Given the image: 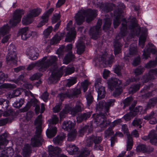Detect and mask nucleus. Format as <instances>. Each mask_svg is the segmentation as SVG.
Returning <instances> with one entry per match:
<instances>
[{
	"instance_id": "1",
	"label": "nucleus",
	"mask_w": 157,
	"mask_h": 157,
	"mask_svg": "<svg viewBox=\"0 0 157 157\" xmlns=\"http://www.w3.org/2000/svg\"><path fill=\"white\" fill-rule=\"evenodd\" d=\"M114 99H110L108 100L106 102L105 101V106L104 111L105 112L103 113L101 112L99 114H94L93 117H94V122H96L97 124L101 128H105L111 124V121L109 120H107L106 116L109 114V107L113 106L115 102Z\"/></svg>"
},
{
	"instance_id": "2",
	"label": "nucleus",
	"mask_w": 157,
	"mask_h": 157,
	"mask_svg": "<svg viewBox=\"0 0 157 157\" xmlns=\"http://www.w3.org/2000/svg\"><path fill=\"white\" fill-rule=\"evenodd\" d=\"M57 59L56 56H45L40 60H39L35 63H31L28 66L26 70L28 71L31 70L36 66L38 67L40 71L43 72L50 66L55 64Z\"/></svg>"
},
{
	"instance_id": "3",
	"label": "nucleus",
	"mask_w": 157,
	"mask_h": 157,
	"mask_svg": "<svg viewBox=\"0 0 157 157\" xmlns=\"http://www.w3.org/2000/svg\"><path fill=\"white\" fill-rule=\"evenodd\" d=\"M97 10L87 9L80 10L75 16V19L77 24L81 25L84 21L85 17H86V21L89 22L93 20L97 16Z\"/></svg>"
},
{
	"instance_id": "4",
	"label": "nucleus",
	"mask_w": 157,
	"mask_h": 157,
	"mask_svg": "<svg viewBox=\"0 0 157 157\" xmlns=\"http://www.w3.org/2000/svg\"><path fill=\"white\" fill-rule=\"evenodd\" d=\"M42 115H39L34 122L36 126L35 135L33 138L31 139V144L33 147H38L41 145V143L43 141L41 136Z\"/></svg>"
},
{
	"instance_id": "5",
	"label": "nucleus",
	"mask_w": 157,
	"mask_h": 157,
	"mask_svg": "<svg viewBox=\"0 0 157 157\" xmlns=\"http://www.w3.org/2000/svg\"><path fill=\"white\" fill-rule=\"evenodd\" d=\"M114 15L116 16L115 19H114L113 24L115 28H117L119 25L122 20V27L121 28L120 32L118 35L120 37H122L125 36L127 34V22L124 18H122L123 16L121 13L118 10L115 11Z\"/></svg>"
},
{
	"instance_id": "6",
	"label": "nucleus",
	"mask_w": 157,
	"mask_h": 157,
	"mask_svg": "<svg viewBox=\"0 0 157 157\" xmlns=\"http://www.w3.org/2000/svg\"><path fill=\"white\" fill-rule=\"evenodd\" d=\"M102 24V20L98 19L96 25L90 28L89 30V35L92 38L96 40L101 35V28Z\"/></svg>"
},
{
	"instance_id": "7",
	"label": "nucleus",
	"mask_w": 157,
	"mask_h": 157,
	"mask_svg": "<svg viewBox=\"0 0 157 157\" xmlns=\"http://www.w3.org/2000/svg\"><path fill=\"white\" fill-rule=\"evenodd\" d=\"M128 28L131 30L132 35L139 36L141 29L140 28L137 27V21L136 18H133L131 19L130 21H128Z\"/></svg>"
},
{
	"instance_id": "8",
	"label": "nucleus",
	"mask_w": 157,
	"mask_h": 157,
	"mask_svg": "<svg viewBox=\"0 0 157 157\" xmlns=\"http://www.w3.org/2000/svg\"><path fill=\"white\" fill-rule=\"evenodd\" d=\"M24 14L23 10H17L15 11L13 18L9 21V23L12 26H15L19 22L22 15Z\"/></svg>"
},
{
	"instance_id": "9",
	"label": "nucleus",
	"mask_w": 157,
	"mask_h": 157,
	"mask_svg": "<svg viewBox=\"0 0 157 157\" xmlns=\"http://www.w3.org/2000/svg\"><path fill=\"white\" fill-rule=\"evenodd\" d=\"M63 72V67L52 71L48 78L50 83H55L61 77Z\"/></svg>"
},
{
	"instance_id": "10",
	"label": "nucleus",
	"mask_w": 157,
	"mask_h": 157,
	"mask_svg": "<svg viewBox=\"0 0 157 157\" xmlns=\"http://www.w3.org/2000/svg\"><path fill=\"white\" fill-rule=\"evenodd\" d=\"M48 149L49 155L51 157H68L63 154L59 155L61 152V150L59 147L50 145L48 146Z\"/></svg>"
},
{
	"instance_id": "11",
	"label": "nucleus",
	"mask_w": 157,
	"mask_h": 157,
	"mask_svg": "<svg viewBox=\"0 0 157 157\" xmlns=\"http://www.w3.org/2000/svg\"><path fill=\"white\" fill-rule=\"evenodd\" d=\"M113 60L114 57L113 56H111L109 57L105 54L102 55L96 59V61L99 62L100 64H102L104 67L111 64Z\"/></svg>"
},
{
	"instance_id": "12",
	"label": "nucleus",
	"mask_w": 157,
	"mask_h": 157,
	"mask_svg": "<svg viewBox=\"0 0 157 157\" xmlns=\"http://www.w3.org/2000/svg\"><path fill=\"white\" fill-rule=\"evenodd\" d=\"M157 75V69H151L148 75H144L141 79L144 82L146 83L148 81L154 79L155 78V76Z\"/></svg>"
},
{
	"instance_id": "13",
	"label": "nucleus",
	"mask_w": 157,
	"mask_h": 157,
	"mask_svg": "<svg viewBox=\"0 0 157 157\" xmlns=\"http://www.w3.org/2000/svg\"><path fill=\"white\" fill-rule=\"evenodd\" d=\"M38 49L36 48H30L27 49L26 53L27 56H29L31 59H36L39 56L38 52Z\"/></svg>"
},
{
	"instance_id": "14",
	"label": "nucleus",
	"mask_w": 157,
	"mask_h": 157,
	"mask_svg": "<svg viewBox=\"0 0 157 157\" xmlns=\"http://www.w3.org/2000/svg\"><path fill=\"white\" fill-rule=\"evenodd\" d=\"M6 59L8 65L15 63L17 59V53H8L6 56Z\"/></svg>"
},
{
	"instance_id": "15",
	"label": "nucleus",
	"mask_w": 157,
	"mask_h": 157,
	"mask_svg": "<svg viewBox=\"0 0 157 157\" xmlns=\"http://www.w3.org/2000/svg\"><path fill=\"white\" fill-rule=\"evenodd\" d=\"M121 83V81L116 78H112L108 82V87L110 89L113 90L114 88L120 86Z\"/></svg>"
},
{
	"instance_id": "16",
	"label": "nucleus",
	"mask_w": 157,
	"mask_h": 157,
	"mask_svg": "<svg viewBox=\"0 0 157 157\" xmlns=\"http://www.w3.org/2000/svg\"><path fill=\"white\" fill-rule=\"evenodd\" d=\"M93 129V126L92 124L86 125L83 127L80 128L78 131L79 135L81 136H82L85 133L88 131V133L91 132Z\"/></svg>"
},
{
	"instance_id": "17",
	"label": "nucleus",
	"mask_w": 157,
	"mask_h": 157,
	"mask_svg": "<svg viewBox=\"0 0 157 157\" xmlns=\"http://www.w3.org/2000/svg\"><path fill=\"white\" fill-rule=\"evenodd\" d=\"M39 104L37 100L35 98H33L31 99L30 101L28 102L27 104L23 108L21 109V111L23 112H26L28 110L31 106L35 107Z\"/></svg>"
},
{
	"instance_id": "18",
	"label": "nucleus",
	"mask_w": 157,
	"mask_h": 157,
	"mask_svg": "<svg viewBox=\"0 0 157 157\" xmlns=\"http://www.w3.org/2000/svg\"><path fill=\"white\" fill-rule=\"evenodd\" d=\"M29 33L28 27H25L19 30L18 34L21 36L22 40H26L30 37Z\"/></svg>"
},
{
	"instance_id": "19",
	"label": "nucleus",
	"mask_w": 157,
	"mask_h": 157,
	"mask_svg": "<svg viewBox=\"0 0 157 157\" xmlns=\"http://www.w3.org/2000/svg\"><path fill=\"white\" fill-rule=\"evenodd\" d=\"M76 52L79 55L82 54L85 51V44L83 41L79 40L76 44Z\"/></svg>"
},
{
	"instance_id": "20",
	"label": "nucleus",
	"mask_w": 157,
	"mask_h": 157,
	"mask_svg": "<svg viewBox=\"0 0 157 157\" xmlns=\"http://www.w3.org/2000/svg\"><path fill=\"white\" fill-rule=\"evenodd\" d=\"M83 109V106L82 103L80 101H77L75 107L71 110V114L74 116L78 112H81Z\"/></svg>"
},
{
	"instance_id": "21",
	"label": "nucleus",
	"mask_w": 157,
	"mask_h": 157,
	"mask_svg": "<svg viewBox=\"0 0 157 157\" xmlns=\"http://www.w3.org/2000/svg\"><path fill=\"white\" fill-rule=\"evenodd\" d=\"M136 150L138 152H142L149 153L153 151V148L152 147H147L145 145L141 144L137 146Z\"/></svg>"
},
{
	"instance_id": "22",
	"label": "nucleus",
	"mask_w": 157,
	"mask_h": 157,
	"mask_svg": "<svg viewBox=\"0 0 157 157\" xmlns=\"http://www.w3.org/2000/svg\"><path fill=\"white\" fill-rule=\"evenodd\" d=\"M76 32L75 30V28L73 27L71 29V31H69L67 33L65 41L67 42H71L75 38Z\"/></svg>"
},
{
	"instance_id": "23",
	"label": "nucleus",
	"mask_w": 157,
	"mask_h": 157,
	"mask_svg": "<svg viewBox=\"0 0 157 157\" xmlns=\"http://www.w3.org/2000/svg\"><path fill=\"white\" fill-rule=\"evenodd\" d=\"M7 135L5 133L0 136V149H2L5 148L6 145L8 143V140H7Z\"/></svg>"
},
{
	"instance_id": "24",
	"label": "nucleus",
	"mask_w": 157,
	"mask_h": 157,
	"mask_svg": "<svg viewBox=\"0 0 157 157\" xmlns=\"http://www.w3.org/2000/svg\"><path fill=\"white\" fill-rule=\"evenodd\" d=\"M57 133V128L55 126L50 125L46 132L47 137L49 138H52Z\"/></svg>"
},
{
	"instance_id": "25",
	"label": "nucleus",
	"mask_w": 157,
	"mask_h": 157,
	"mask_svg": "<svg viewBox=\"0 0 157 157\" xmlns=\"http://www.w3.org/2000/svg\"><path fill=\"white\" fill-rule=\"evenodd\" d=\"M154 46L151 43H149L146 45L145 49L143 50V56L145 59H147L150 56L149 52L153 48Z\"/></svg>"
},
{
	"instance_id": "26",
	"label": "nucleus",
	"mask_w": 157,
	"mask_h": 157,
	"mask_svg": "<svg viewBox=\"0 0 157 157\" xmlns=\"http://www.w3.org/2000/svg\"><path fill=\"white\" fill-rule=\"evenodd\" d=\"M113 46L114 54L115 55L121 52L122 44L119 40H117L115 41Z\"/></svg>"
},
{
	"instance_id": "27",
	"label": "nucleus",
	"mask_w": 157,
	"mask_h": 157,
	"mask_svg": "<svg viewBox=\"0 0 157 157\" xmlns=\"http://www.w3.org/2000/svg\"><path fill=\"white\" fill-rule=\"evenodd\" d=\"M66 137V134L62 132L59 135H58L56 137L54 138L53 140V141L55 144L60 145Z\"/></svg>"
},
{
	"instance_id": "28",
	"label": "nucleus",
	"mask_w": 157,
	"mask_h": 157,
	"mask_svg": "<svg viewBox=\"0 0 157 157\" xmlns=\"http://www.w3.org/2000/svg\"><path fill=\"white\" fill-rule=\"evenodd\" d=\"M74 126V123L71 121H64L62 124V128L64 130L68 131L72 129Z\"/></svg>"
},
{
	"instance_id": "29",
	"label": "nucleus",
	"mask_w": 157,
	"mask_h": 157,
	"mask_svg": "<svg viewBox=\"0 0 157 157\" xmlns=\"http://www.w3.org/2000/svg\"><path fill=\"white\" fill-rule=\"evenodd\" d=\"M66 149L70 155L76 154L79 149L75 145L72 144H68L67 146Z\"/></svg>"
},
{
	"instance_id": "30",
	"label": "nucleus",
	"mask_w": 157,
	"mask_h": 157,
	"mask_svg": "<svg viewBox=\"0 0 157 157\" xmlns=\"http://www.w3.org/2000/svg\"><path fill=\"white\" fill-rule=\"evenodd\" d=\"M113 5L112 3H101L99 7L102 11L106 12H108L112 9Z\"/></svg>"
},
{
	"instance_id": "31",
	"label": "nucleus",
	"mask_w": 157,
	"mask_h": 157,
	"mask_svg": "<svg viewBox=\"0 0 157 157\" xmlns=\"http://www.w3.org/2000/svg\"><path fill=\"white\" fill-rule=\"evenodd\" d=\"M91 114L90 112L83 113L79 115L77 117V121L79 123L82 122L84 120H86L89 118Z\"/></svg>"
},
{
	"instance_id": "32",
	"label": "nucleus",
	"mask_w": 157,
	"mask_h": 157,
	"mask_svg": "<svg viewBox=\"0 0 157 157\" xmlns=\"http://www.w3.org/2000/svg\"><path fill=\"white\" fill-rule=\"evenodd\" d=\"M68 90V94H69L70 98H71L74 97H77L81 93V90L80 88H75L71 90Z\"/></svg>"
},
{
	"instance_id": "33",
	"label": "nucleus",
	"mask_w": 157,
	"mask_h": 157,
	"mask_svg": "<svg viewBox=\"0 0 157 157\" xmlns=\"http://www.w3.org/2000/svg\"><path fill=\"white\" fill-rule=\"evenodd\" d=\"M75 58V56L72 54V52H69L64 56L63 63L65 64H68Z\"/></svg>"
},
{
	"instance_id": "34",
	"label": "nucleus",
	"mask_w": 157,
	"mask_h": 157,
	"mask_svg": "<svg viewBox=\"0 0 157 157\" xmlns=\"http://www.w3.org/2000/svg\"><path fill=\"white\" fill-rule=\"evenodd\" d=\"M151 136L150 142L152 144H157V134L155 130H151L150 132V135Z\"/></svg>"
},
{
	"instance_id": "35",
	"label": "nucleus",
	"mask_w": 157,
	"mask_h": 157,
	"mask_svg": "<svg viewBox=\"0 0 157 157\" xmlns=\"http://www.w3.org/2000/svg\"><path fill=\"white\" fill-rule=\"evenodd\" d=\"M10 27L8 24L3 26L0 28V38L8 33L10 30Z\"/></svg>"
},
{
	"instance_id": "36",
	"label": "nucleus",
	"mask_w": 157,
	"mask_h": 157,
	"mask_svg": "<svg viewBox=\"0 0 157 157\" xmlns=\"http://www.w3.org/2000/svg\"><path fill=\"white\" fill-rule=\"evenodd\" d=\"M9 106V101L3 99H0V111H3Z\"/></svg>"
},
{
	"instance_id": "37",
	"label": "nucleus",
	"mask_w": 157,
	"mask_h": 157,
	"mask_svg": "<svg viewBox=\"0 0 157 157\" xmlns=\"http://www.w3.org/2000/svg\"><path fill=\"white\" fill-rule=\"evenodd\" d=\"M147 35L145 33H143L139 38V46L141 48H143L144 46L146 40Z\"/></svg>"
},
{
	"instance_id": "38",
	"label": "nucleus",
	"mask_w": 157,
	"mask_h": 157,
	"mask_svg": "<svg viewBox=\"0 0 157 157\" xmlns=\"http://www.w3.org/2000/svg\"><path fill=\"white\" fill-rule=\"evenodd\" d=\"M41 12V10L40 9H34L29 10L27 14L29 16L33 19V18L39 15Z\"/></svg>"
},
{
	"instance_id": "39",
	"label": "nucleus",
	"mask_w": 157,
	"mask_h": 157,
	"mask_svg": "<svg viewBox=\"0 0 157 157\" xmlns=\"http://www.w3.org/2000/svg\"><path fill=\"white\" fill-rule=\"evenodd\" d=\"M127 136V151H129L132 147L133 145V140L132 136L130 134H128Z\"/></svg>"
},
{
	"instance_id": "40",
	"label": "nucleus",
	"mask_w": 157,
	"mask_h": 157,
	"mask_svg": "<svg viewBox=\"0 0 157 157\" xmlns=\"http://www.w3.org/2000/svg\"><path fill=\"white\" fill-rule=\"evenodd\" d=\"M141 86V84L138 83L132 85L129 89L130 94H133L138 90Z\"/></svg>"
},
{
	"instance_id": "41",
	"label": "nucleus",
	"mask_w": 157,
	"mask_h": 157,
	"mask_svg": "<svg viewBox=\"0 0 157 157\" xmlns=\"http://www.w3.org/2000/svg\"><path fill=\"white\" fill-rule=\"evenodd\" d=\"M157 103V97H154L151 99L148 102L146 106V109H149L154 107Z\"/></svg>"
},
{
	"instance_id": "42",
	"label": "nucleus",
	"mask_w": 157,
	"mask_h": 157,
	"mask_svg": "<svg viewBox=\"0 0 157 157\" xmlns=\"http://www.w3.org/2000/svg\"><path fill=\"white\" fill-rule=\"evenodd\" d=\"M97 89H98V98L101 99L104 98L106 93L105 88L101 86Z\"/></svg>"
},
{
	"instance_id": "43",
	"label": "nucleus",
	"mask_w": 157,
	"mask_h": 157,
	"mask_svg": "<svg viewBox=\"0 0 157 157\" xmlns=\"http://www.w3.org/2000/svg\"><path fill=\"white\" fill-rule=\"evenodd\" d=\"M33 21V19L28 15L27 14L26 16H24L22 18V22L23 25H27L31 23Z\"/></svg>"
},
{
	"instance_id": "44",
	"label": "nucleus",
	"mask_w": 157,
	"mask_h": 157,
	"mask_svg": "<svg viewBox=\"0 0 157 157\" xmlns=\"http://www.w3.org/2000/svg\"><path fill=\"white\" fill-rule=\"evenodd\" d=\"M23 155L24 157H29L30 149L29 144L25 145L23 149Z\"/></svg>"
},
{
	"instance_id": "45",
	"label": "nucleus",
	"mask_w": 157,
	"mask_h": 157,
	"mask_svg": "<svg viewBox=\"0 0 157 157\" xmlns=\"http://www.w3.org/2000/svg\"><path fill=\"white\" fill-rule=\"evenodd\" d=\"M85 97L87 101V105L89 106L94 101V98L93 96L91 95V92L86 93V94Z\"/></svg>"
},
{
	"instance_id": "46",
	"label": "nucleus",
	"mask_w": 157,
	"mask_h": 157,
	"mask_svg": "<svg viewBox=\"0 0 157 157\" xmlns=\"http://www.w3.org/2000/svg\"><path fill=\"white\" fill-rule=\"evenodd\" d=\"M104 20V24L103 26V28L104 30L106 31L110 27L112 24V21L109 18L105 19Z\"/></svg>"
},
{
	"instance_id": "47",
	"label": "nucleus",
	"mask_w": 157,
	"mask_h": 157,
	"mask_svg": "<svg viewBox=\"0 0 157 157\" xmlns=\"http://www.w3.org/2000/svg\"><path fill=\"white\" fill-rule=\"evenodd\" d=\"M142 119L136 118L132 122V124L134 126L138 127L139 128H141L142 127L141 124L142 123Z\"/></svg>"
},
{
	"instance_id": "48",
	"label": "nucleus",
	"mask_w": 157,
	"mask_h": 157,
	"mask_svg": "<svg viewBox=\"0 0 157 157\" xmlns=\"http://www.w3.org/2000/svg\"><path fill=\"white\" fill-rule=\"evenodd\" d=\"M144 68L141 66H139L136 69L133 70V72L135 74L136 76H137L142 74L144 71Z\"/></svg>"
},
{
	"instance_id": "49",
	"label": "nucleus",
	"mask_w": 157,
	"mask_h": 157,
	"mask_svg": "<svg viewBox=\"0 0 157 157\" xmlns=\"http://www.w3.org/2000/svg\"><path fill=\"white\" fill-rule=\"evenodd\" d=\"M25 101L24 99L21 98L19 101H16L13 104V106L16 108H19L21 107L22 105L24 104Z\"/></svg>"
},
{
	"instance_id": "50",
	"label": "nucleus",
	"mask_w": 157,
	"mask_h": 157,
	"mask_svg": "<svg viewBox=\"0 0 157 157\" xmlns=\"http://www.w3.org/2000/svg\"><path fill=\"white\" fill-rule=\"evenodd\" d=\"M136 45L135 44H132L130 45L129 48V54L130 55H134L137 53Z\"/></svg>"
},
{
	"instance_id": "51",
	"label": "nucleus",
	"mask_w": 157,
	"mask_h": 157,
	"mask_svg": "<svg viewBox=\"0 0 157 157\" xmlns=\"http://www.w3.org/2000/svg\"><path fill=\"white\" fill-rule=\"evenodd\" d=\"M113 128L111 126L109 127L105 131V138H107L108 137H109L110 136H111L113 134L114 132L113 130Z\"/></svg>"
},
{
	"instance_id": "52",
	"label": "nucleus",
	"mask_w": 157,
	"mask_h": 157,
	"mask_svg": "<svg viewBox=\"0 0 157 157\" xmlns=\"http://www.w3.org/2000/svg\"><path fill=\"white\" fill-rule=\"evenodd\" d=\"M114 88H115V90L113 92V95L115 97H117L122 92V88L120 86H118Z\"/></svg>"
},
{
	"instance_id": "53",
	"label": "nucleus",
	"mask_w": 157,
	"mask_h": 157,
	"mask_svg": "<svg viewBox=\"0 0 157 157\" xmlns=\"http://www.w3.org/2000/svg\"><path fill=\"white\" fill-rule=\"evenodd\" d=\"M58 97L60 99L61 101L63 100L64 98H70L69 97V94H68V90H67L65 92L61 93L58 94Z\"/></svg>"
},
{
	"instance_id": "54",
	"label": "nucleus",
	"mask_w": 157,
	"mask_h": 157,
	"mask_svg": "<svg viewBox=\"0 0 157 157\" xmlns=\"http://www.w3.org/2000/svg\"><path fill=\"white\" fill-rule=\"evenodd\" d=\"M70 108L68 106L65 107L59 113V117L60 119H63L65 117V114L68 113L70 111Z\"/></svg>"
},
{
	"instance_id": "55",
	"label": "nucleus",
	"mask_w": 157,
	"mask_h": 157,
	"mask_svg": "<svg viewBox=\"0 0 157 157\" xmlns=\"http://www.w3.org/2000/svg\"><path fill=\"white\" fill-rule=\"evenodd\" d=\"M123 68V67L119 65H116L115 66L114 68V72L120 76L121 75V70Z\"/></svg>"
},
{
	"instance_id": "56",
	"label": "nucleus",
	"mask_w": 157,
	"mask_h": 157,
	"mask_svg": "<svg viewBox=\"0 0 157 157\" xmlns=\"http://www.w3.org/2000/svg\"><path fill=\"white\" fill-rule=\"evenodd\" d=\"M157 64V59L155 60L150 61L145 65V67L147 68L153 67L156 66Z\"/></svg>"
},
{
	"instance_id": "57",
	"label": "nucleus",
	"mask_w": 157,
	"mask_h": 157,
	"mask_svg": "<svg viewBox=\"0 0 157 157\" xmlns=\"http://www.w3.org/2000/svg\"><path fill=\"white\" fill-rule=\"evenodd\" d=\"M24 75H21L18 77L17 79H13L11 80V81L16 83L18 85H20V84H21V82H24Z\"/></svg>"
},
{
	"instance_id": "58",
	"label": "nucleus",
	"mask_w": 157,
	"mask_h": 157,
	"mask_svg": "<svg viewBox=\"0 0 157 157\" xmlns=\"http://www.w3.org/2000/svg\"><path fill=\"white\" fill-rule=\"evenodd\" d=\"M76 136V133L75 131L69 132L68 135V141H71L73 140L75 138Z\"/></svg>"
},
{
	"instance_id": "59",
	"label": "nucleus",
	"mask_w": 157,
	"mask_h": 157,
	"mask_svg": "<svg viewBox=\"0 0 157 157\" xmlns=\"http://www.w3.org/2000/svg\"><path fill=\"white\" fill-rule=\"evenodd\" d=\"M61 38L60 36L55 35V36L51 40L50 44L51 45L56 44L58 43L61 40Z\"/></svg>"
},
{
	"instance_id": "60",
	"label": "nucleus",
	"mask_w": 157,
	"mask_h": 157,
	"mask_svg": "<svg viewBox=\"0 0 157 157\" xmlns=\"http://www.w3.org/2000/svg\"><path fill=\"white\" fill-rule=\"evenodd\" d=\"M94 142L95 144H99L102 141V139L101 136H97L92 135Z\"/></svg>"
},
{
	"instance_id": "61",
	"label": "nucleus",
	"mask_w": 157,
	"mask_h": 157,
	"mask_svg": "<svg viewBox=\"0 0 157 157\" xmlns=\"http://www.w3.org/2000/svg\"><path fill=\"white\" fill-rule=\"evenodd\" d=\"M8 53H17L15 46L12 44H10L8 47Z\"/></svg>"
},
{
	"instance_id": "62",
	"label": "nucleus",
	"mask_w": 157,
	"mask_h": 157,
	"mask_svg": "<svg viewBox=\"0 0 157 157\" xmlns=\"http://www.w3.org/2000/svg\"><path fill=\"white\" fill-rule=\"evenodd\" d=\"M105 105V101H99L96 105V109L99 111H102L103 109L104 105Z\"/></svg>"
},
{
	"instance_id": "63",
	"label": "nucleus",
	"mask_w": 157,
	"mask_h": 157,
	"mask_svg": "<svg viewBox=\"0 0 157 157\" xmlns=\"http://www.w3.org/2000/svg\"><path fill=\"white\" fill-rule=\"evenodd\" d=\"M89 84V83L87 80H85L83 82L81 83V86L83 89L84 92H85L87 90Z\"/></svg>"
},
{
	"instance_id": "64",
	"label": "nucleus",
	"mask_w": 157,
	"mask_h": 157,
	"mask_svg": "<svg viewBox=\"0 0 157 157\" xmlns=\"http://www.w3.org/2000/svg\"><path fill=\"white\" fill-rule=\"evenodd\" d=\"M52 30V27L51 26H49L43 32V34L44 37L46 38H48V36L50 34Z\"/></svg>"
}]
</instances>
